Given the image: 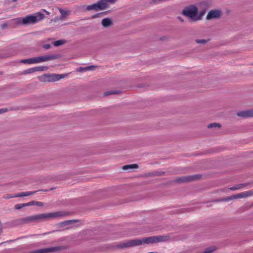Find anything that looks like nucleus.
<instances>
[{
  "label": "nucleus",
  "mask_w": 253,
  "mask_h": 253,
  "mask_svg": "<svg viewBox=\"0 0 253 253\" xmlns=\"http://www.w3.org/2000/svg\"><path fill=\"white\" fill-rule=\"evenodd\" d=\"M64 215L62 211L41 213L22 218L20 219L22 223H29L35 221H41L49 218L61 217Z\"/></svg>",
  "instance_id": "nucleus-1"
},
{
  "label": "nucleus",
  "mask_w": 253,
  "mask_h": 253,
  "mask_svg": "<svg viewBox=\"0 0 253 253\" xmlns=\"http://www.w3.org/2000/svg\"><path fill=\"white\" fill-rule=\"evenodd\" d=\"M45 18L44 15L41 12H38L34 14L27 15L24 17V25H34L42 20Z\"/></svg>",
  "instance_id": "nucleus-2"
},
{
  "label": "nucleus",
  "mask_w": 253,
  "mask_h": 253,
  "mask_svg": "<svg viewBox=\"0 0 253 253\" xmlns=\"http://www.w3.org/2000/svg\"><path fill=\"white\" fill-rule=\"evenodd\" d=\"M198 8L194 5L185 7L182 10V14L188 17L192 21H196Z\"/></svg>",
  "instance_id": "nucleus-3"
},
{
  "label": "nucleus",
  "mask_w": 253,
  "mask_h": 253,
  "mask_svg": "<svg viewBox=\"0 0 253 253\" xmlns=\"http://www.w3.org/2000/svg\"><path fill=\"white\" fill-rule=\"evenodd\" d=\"M141 245H142L141 239H135L121 243L117 246V247L119 248H126Z\"/></svg>",
  "instance_id": "nucleus-4"
},
{
  "label": "nucleus",
  "mask_w": 253,
  "mask_h": 253,
  "mask_svg": "<svg viewBox=\"0 0 253 253\" xmlns=\"http://www.w3.org/2000/svg\"><path fill=\"white\" fill-rule=\"evenodd\" d=\"M33 58L34 64H37L42 62L56 59L58 58V56L55 54H50L44 56L35 57Z\"/></svg>",
  "instance_id": "nucleus-5"
},
{
  "label": "nucleus",
  "mask_w": 253,
  "mask_h": 253,
  "mask_svg": "<svg viewBox=\"0 0 253 253\" xmlns=\"http://www.w3.org/2000/svg\"><path fill=\"white\" fill-rule=\"evenodd\" d=\"M61 78L59 75L51 74L44 75L40 77L41 81L45 82H52L58 81Z\"/></svg>",
  "instance_id": "nucleus-6"
},
{
  "label": "nucleus",
  "mask_w": 253,
  "mask_h": 253,
  "mask_svg": "<svg viewBox=\"0 0 253 253\" xmlns=\"http://www.w3.org/2000/svg\"><path fill=\"white\" fill-rule=\"evenodd\" d=\"M65 249L63 246H57L37 250L34 251V253H47L49 252H54L60 251Z\"/></svg>",
  "instance_id": "nucleus-7"
},
{
  "label": "nucleus",
  "mask_w": 253,
  "mask_h": 253,
  "mask_svg": "<svg viewBox=\"0 0 253 253\" xmlns=\"http://www.w3.org/2000/svg\"><path fill=\"white\" fill-rule=\"evenodd\" d=\"M237 115L238 117L243 118H253V108L239 111L237 112Z\"/></svg>",
  "instance_id": "nucleus-8"
},
{
  "label": "nucleus",
  "mask_w": 253,
  "mask_h": 253,
  "mask_svg": "<svg viewBox=\"0 0 253 253\" xmlns=\"http://www.w3.org/2000/svg\"><path fill=\"white\" fill-rule=\"evenodd\" d=\"M221 12L220 11L218 10H212L210 11L207 15V19H211L212 18H218L220 16Z\"/></svg>",
  "instance_id": "nucleus-9"
},
{
  "label": "nucleus",
  "mask_w": 253,
  "mask_h": 253,
  "mask_svg": "<svg viewBox=\"0 0 253 253\" xmlns=\"http://www.w3.org/2000/svg\"><path fill=\"white\" fill-rule=\"evenodd\" d=\"M200 176L199 175L196 174V175H193L192 176H184L178 179H177L178 182H188L191 181L194 179H197L200 178Z\"/></svg>",
  "instance_id": "nucleus-10"
},
{
  "label": "nucleus",
  "mask_w": 253,
  "mask_h": 253,
  "mask_svg": "<svg viewBox=\"0 0 253 253\" xmlns=\"http://www.w3.org/2000/svg\"><path fill=\"white\" fill-rule=\"evenodd\" d=\"M39 191H26L24 192H20L17 194H13L12 196V197H22L24 196H29L31 195H33L37 193Z\"/></svg>",
  "instance_id": "nucleus-11"
},
{
  "label": "nucleus",
  "mask_w": 253,
  "mask_h": 253,
  "mask_svg": "<svg viewBox=\"0 0 253 253\" xmlns=\"http://www.w3.org/2000/svg\"><path fill=\"white\" fill-rule=\"evenodd\" d=\"M253 195V191L252 190L245 191L234 195L235 199L245 198L248 197Z\"/></svg>",
  "instance_id": "nucleus-12"
},
{
  "label": "nucleus",
  "mask_w": 253,
  "mask_h": 253,
  "mask_svg": "<svg viewBox=\"0 0 253 253\" xmlns=\"http://www.w3.org/2000/svg\"><path fill=\"white\" fill-rule=\"evenodd\" d=\"M141 242H142V245L143 244H153V243H157L156 236H152V237H147V238H142V239H141Z\"/></svg>",
  "instance_id": "nucleus-13"
},
{
  "label": "nucleus",
  "mask_w": 253,
  "mask_h": 253,
  "mask_svg": "<svg viewBox=\"0 0 253 253\" xmlns=\"http://www.w3.org/2000/svg\"><path fill=\"white\" fill-rule=\"evenodd\" d=\"M97 3L99 10H104L109 7V5L105 0H100Z\"/></svg>",
  "instance_id": "nucleus-14"
},
{
  "label": "nucleus",
  "mask_w": 253,
  "mask_h": 253,
  "mask_svg": "<svg viewBox=\"0 0 253 253\" xmlns=\"http://www.w3.org/2000/svg\"><path fill=\"white\" fill-rule=\"evenodd\" d=\"M101 23L103 27H108L112 24V21L109 18H105L102 19Z\"/></svg>",
  "instance_id": "nucleus-15"
},
{
  "label": "nucleus",
  "mask_w": 253,
  "mask_h": 253,
  "mask_svg": "<svg viewBox=\"0 0 253 253\" xmlns=\"http://www.w3.org/2000/svg\"><path fill=\"white\" fill-rule=\"evenodd\" d=\"M138 168V165L136 164H131V165H127L124 166L122 168L124 170H128L130 169H137Z\"/></svg>",
  "instance_id": "nucleus-16"
},
{
  "label": "nucleus",
  "mask_w": 253,
  "mask_h": 253,
  "mask_svg": "<svg viewBox=\"0 0 253 253\" xmlns=\"http://www.w3.org/2000/svg\"><path fill=\"white\" fill-rule=\"evenodd\" d=\"M248 185V183L240 184L230 188V190H236L242 189Z\"/></svg>",
  "instance_id": "nucleus-17"
},
{
  "label": "nucleus",
  "mask_w": 253,
  "mask_h": 253,
  "mask_svg": "<svg viewBox=\"0 0 253 253\" xmlns=\"http://www.w3.org/2000/svg\"><path fill=\"white\" fill-rule=\"evenodd\" d=\"M156 237V242H161L167 241L169 237L167 236H159Z\"/></svg>",
  "instance_id": "nucleus-18"
},
{
  "label": "nucleus",
  "mask_w": 253,
  "mask_h": 253,
  "mask_svg": "<svg viewBox=\"0 0 253 253\" xmlns=\"http://www.w3.org/2000/svg\"><path fill=\"white\" fill-rule=\"evenodd\" d=\"M24 20V17H19L13 19L12 20L13 22L17 25H24V22H23Z\"/></svg>",
  "instance_id": "nucleus-19"
},
{
  "label": "nucleus",
  "mask_w": 253,
  "mask_h": 253,
  "mask_svg": "<svg viewBox=\"0 0 253 253\" xmlns=\"http://www.w3.org/2000/svg\"><path fill=\"white\" fill-rule=\"evenodd\" d=\"M86 9L87 10H98L99 8L98 7L97 3H93L92 4L88 5L86 7Z\"/></svg>",
  "instance_id": "nucleus-20"
},
{
  "label": "nucleus",
  "mask_w": 253,
  "mask_h": 253,
  "mask_svg": "<svg viewBox=\"0 0 253 253\" xmlns=\"http://www.w3.org/2000/svg\"><path fill=\"white\" fill-rule=\"evenodd\" d=\"M59 12L61 14V19H63L66 16L69 14V12L68 11L65 10L63 9H59Z\"/></svg>",
  "instance_id": "nucleus-21"
},
{
  "label": "nucleus",
  "mask_w": 253,
  "mask_h": 253,
  "mask_svg": "<svg viewBox=\"0 0 253 253\" xmlns=\"http://www.w3.org/2000/svg\"><path fill=\"white\" fill-rule=\"evenodd\" d=\"M210 39L205 40V39H196L195 40V42L198 44H205L208 42H209Z\"/></svg>",
  "instance_id": "nucleus-22"
},
{
  "label": "nucleus",
  "mask_w": 253,
  "mask_h": 253,
  "mask_svg": "<svg viewBox=\"0 0 253 253\" xmlns=\"http://www.w3.org/2000/svg\"><path fill=\"white\" fill-rule=\"evenodd\" d=\"M21 62L24 64H34V58L23 59V60H21Z\"/></svg>",
  "instance_id": "nucleus-23"
},
{
  "label": "nucleus",
  "mask_w": 253,
  "mask_h": 253,
  "mask_svg": "<svg viewBox=\"0 0 253 253\" xmlns=\"http://www.w3.org/2000/svg\"><path fill=\"white\" fill-rule=\"evenodd\" d=\"M65 43V41L63 40H60L53 42V44L55 46H58Z\"/></svg>",
  "instance_id": "nucleus-24"
},
{
  "label": "nucleus",
  "mask_w": 253,
  "mask_h": 253,
  "mask_svg": "<svg viewBox=\"0 0 253 253\" xmlns=\"http://www.w3.org/2000/svg\"><path fill=\"white\" fill-rule=\"evenodd\" d=\"M206 11L205 10H202L200 11L199 13H198V11L197 12V21L200 20L202 19L203 16L205 14Z\"/></svg>",
  "instance_id": "nucleus-25"
},
{
  "label": "nucleus",
  "mask_w": 253,
  "mask_h": 253,
  "mask_svg": "<svg viewBox=\"0 0 253 253\" xmlns=\"http://www.w3.org/2000/svg\"><path fill=\"white\" fill-rule=\"evenodd\" d=\"M47 69V67L45 66H39L34 68L35 72L43 71L44 70H46Z\"/></svg>",
  "instance_id": "nucleus-26"
},
{
  "label": "nucleus",
  "mask_w": 253,
  "mask_h": 253,
  "mask_svg": "<svg viewBox=\"0 0 253 253\" xmlns=\"http://www.w3.org/2000/svg\"><path fill=\"white\" fill-rule=\"evenodd\" d=\"M95 67H96L94 66H87L84 68H80V70L82 71H89V70H93Z\"/></svg>",
  "instance_id": "nucleus-27"
},
{
  "label": "nucleus",
  "mask_w": 253,
  "mask_h": 253,
  "mask_svg": "<svg viewBox=\"0 0 253 253\" xmlns=\"http://www.w3.org/2000/svg\"><path fill=\"white\" fill-rule=\"evenodd\" d=\"M35 72L34 68H30L28 70H25L23 72L22 74H31Z\"/></svg>",
  "instance_id": "nucleus-28"
},
{
  "label": "nucleus",
  "mask_w": 253,
  "mask_h": 253,
  "mask_svg": "<svg viewBox=\"0 0 253 253\" xmlns=\"http://www.w3.org/2000/svg\"><path fill=\"white\" fill-rule=\"evenodd\" d=\"M233 199H235V196L233 195L231 196L227 197L226 198H225L224 199H222L220 200V201H223V202H227L230 200H232Z\"/></svg>",
  "instance_id": "nucleus-29"
},
{
  "label": "nucleus",
  "mask_w": 253,
  "mask_h": 253,
  "mask_svg": "<svg viewBox=\"0 0 253 253\" xmlns=\"http://www.w3.org/2000/svg\"><path fill=\"white\" fill-rule=\"evenodd\" d=\"M215 250V248L213 247H210L207 248L203 252V253H211Z\"/></svg>",
  "instance_id": "nucleus-30"
},
{
  "label": "nucleus",
  "mask_w": 253,
  "mask_h": 253,
  "mask_svg": "<svg viewBox=\"0 0 253 253\" xmlns=\"http://www.w3.org/2000/svg\"><path fill=\"white\" fill-rule=\"evenodd\" d=\"M221 126V125L218 124V123H211V124H209L208 126V128H212V127H220Z\"/></svg>",
  "instance_id": "nucleus-31"
},
{
  "label": "nucleus",
  "mask_w": 253,
  "mask_h": 253,
  "mask_svg": "<svg viewBox=\"0 0 253 253\" xmlns=\"http://www.w3.org/2000/svg\"><path fill=\"white\" fill-rule=\"evenodd\" d=\"M25 207V204H18L15 205L14 208L16 210L21 209Z\"/></svg>",
  "instance_id": "nucleus-32"
},
{
  "label": "nucleus",
  "mask_w": 253,
  "mask_h": 253,
  "mask_svg": "<svg viewBox=\"0 0 253 253\" xmlns=\"http://www.w3.org/2000/svg\"><path fill=\"white\" fill-rule=\"evenodd\" d=\"M117 93H118V92H116V91H106L104 93V95L105 96H107V95H110V94H117Z\"/></svg>",
  "instance_id": "nucleus-33"
},
{
  "label": "nucleus",
  "mask_w": 253,
  "mask_h": 253,
  "mask_svg": "<svg viewBox=\"0 0 253 253\" xmlns=\"http://www.w3.org/2000/svg\"><path fill=\"white\" fill-rule=\"evenodd\" d=\"M105 12H102V13H97V14H96L92 16V18H96V17H100V16H103L104 15Z\"/></svg>",
  "instance_id": "nucleus-34"
},
{
  "label": "nucleus",
  "mask_w": 253,
  "mask_h": 253,
  "mask_svg": "<svg viewBox=\"0 0 253 253\" xmlns=\"http://www.w3.org/2000/svg\"><path fill=\"white\" fill-rule=\"evenodd\" d=\"M34 205L37 206H42L43 203L41 202H36L34 201Z\"/></svg>",
  "instance_id": "nucleus-35"
},
{
  "label": "nucleus",
  "mask_w": 253,
  "mask_h": 253,
  "mask_svg": "<svg viewBox=\"0 0 253 253\" xmlns=\"http://www.w3.org/2000/svg\"><path fill=\"white\" fill-rule=\"evenodd\" d=\"M43 47L45 49H48L51 47V45L50 44H45L43 45Z\"/></svg>",
  "instance_id": "nucleus-36"
},
{
  "label": "nucleus",
  "mask_w": 253,
  "mask_h": 253,
  "mask_svg": "<svg viewBox=\"0 0 253 253\" xmlns=\"http://www.w3.org/2000/svg\"><path fill=\"white\" fill-rule=\"evenodd\" d=\"M25 207L34 205V201H31L30 202L25 203Z\"/></svg>",
  "instance_id": "nucleus-37"
},
{
  "label": "nucleus",
  "mask_w": 253,
  "mask_h": 253,
  "mask_svg": "<svg viewBox=\"0 0 253 253\" xmlns=\"http://www.w3.org/2000/svg\"><path fill=\"white\" fill-rule=\"evenodd\" d=\"M8 109L7 108L0 109V114H2L7 112Z\"/></svg>",
  "instance_id": "nucleus-38"
},
{
  "label": "nucleus",
  "mask_w": 253,
  "mask_h": 253,
  "mask_svg": "<svg viewBox=\"0 0 253 253\" xmlns=\"http://www.w3.org/2000/svg\"><path fill=\"white\" fill-rule=\"evenodd\" d=\"M106 1V2L107 4H108V3H114L117 0H105Z\"/></svg>",
  "instance_id": "nucleus-39"
},
{
  "label": "nucleus",
  "mask_w": 253,
  "mask_h": 253,
  "mask_svg": "<svg viewBox=\"0 0 253 253\" xmlns=\"http://www.w3.org/2000/svg\"><path fill=\"white\" fill-rule=\"evenodd\" d=\"M12 195H13V194H12V195H7V196L5 197V198L8 199H10V198H13V197H12Z\"/></svg>",
  "instance_id": "nucleus-40"
},
{
  "label": "nucleus",
  "mask_w": 253,
  "mask_h": 253,
  "mask_svg": "<svg viewBox=\"0 0 253 253\" xmlns=\"http://www.w3.org/2000/svg\"><path fill=\"white\" fill-rule=\"evenodd\" d=\"M2 232V225H1V223L0 222V235L1 234Z\"/></svg>",
  "instance_id": "nucleus-41"
},
{
  "label": "nucleus",
  "mask_w": 253,
  "mask_h": 253,
  "mask_svg": "<svg viewBox=\"0 0 253 253\" xmlns=\"http://www.w3.org/2000/svg\"><path fill=\"white\" fill-rule=\"evenodd\" d=\"M50 233V232H46V233H42V234H38L37 235H42V236H44V235H46Z\"/></svg>",
  "instance_id": "nucleus-42"
},
{
  "label": "nucleus",
  "mask_w": 253,
  "mask_h": 253,
  "mask_svg": "<svg viewBox=\"0 0 253 253\" xmlns=\"http://www.w3.org/2000/svg\"><path fill=\"white\" fill-rule=\"evenodd\" d=\"M42 10L43 11H44V12H45L47 15H49L50 14V12H49L48 11H46L45 9H42Z\"/></svg>",
  "instance_id": "nucleus-43"
},
{
  "label": "nucleus",
  "mask_w": 253,
  "mask_h": 253,
  "mask_svg": "<svg viewBox=\"0 0 253 253\" xmlns=\"http://www.w3.org/2000/svg\"><path fill=\"white\" fill-rule=\"evenodd\" d=\"M178 18L179 19V20L181 21V22H183V20L182 19L181 17H178Z\"/></svg>",
  "instance_id": "nucleus-44"
},
{
  "label": "nucleus",
  "mask_w": 253,
  "mask_h": 253,
  "mask_svg": "<svg viewBox=\"0 0 253 253\" xmlns=\"http://www.w3.org/2000/svg\"><path fill=\"white\" fill-rule=\"evenodd\" d=\"M17 0H12V1H13V2H15V1H16Z\"/></svg>",
  "instance_id": "nucleus-45"
},
{
  "label": "nucleus",
  "mask_w": 253,
  "mask_h": 253,
  "mask_svg": "<svg viewBox=\"0 0 253 253\" xmlns=\"http://www.w3.org/2000/svg\"><path fill=\"white\" fill-rule=\"evenodd\" d=\"M43 191H44V192H47V190H43Z\"/></svg>",
  "instance_id": "nucleus-46"
}]
</instances>
